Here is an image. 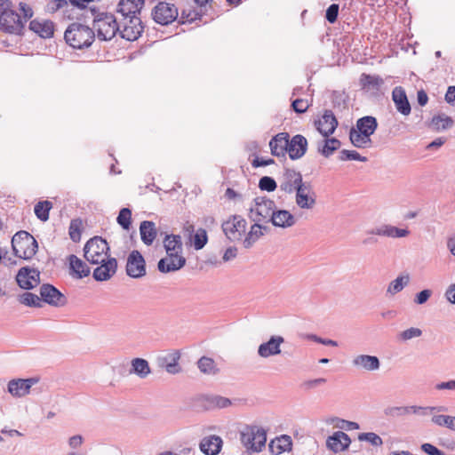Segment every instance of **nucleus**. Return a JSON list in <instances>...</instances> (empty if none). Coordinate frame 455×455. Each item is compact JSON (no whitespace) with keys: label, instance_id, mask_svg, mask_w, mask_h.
I'll use <instances>...</instances> for the list:
<instances>
[{"label":"nucleus","instance_id":"52","mask_svg":"<svg viewBox=\"0 0 455 455\" xmlns=\"http://www.w3.org/2000/svg\"><path fill=\"white\" fill-rule=\"evenodd\" d=\"M208 242V235L204 228H198L193 235V245L196 250L203 249Z\"/></svg>","mask_w":455,"mask_h":455},{"label":"nucleus","instance_id":"41","mask_svg":"<svg viewBox=\"0 0 455 455\" xmlns=\"http://www.w3.org/2000/svg\"><path fill=\"white\" fill-rule=\"evenodd\" d=\"M197 367L204 374L216 375L219 372L214 360L207 356H203L198 360Z\"/></svg>","mask_w":455,"mask_h":455},{"label":"nucleus","instance_id":"40","mask_svg":"<svg viewBox=\"0 0 455 455\" xmlns=\"http://www.w3.org/2000/svg\"><path fill=\"white\" fill-rule=\"evenodd\" d=\"M164 245L166 253L172 252L173 254L182 253V242L181 237L178 235H166L164 241Z\"/></svg>","mask_w":455,"mask_h":455},{"label":"nucleus","instance_id":"3","mask_svg":"<svg viewBox=\"0 0 455 455\" xmlns=\"http://www.w3.org/2000/svg\"><path fill=\"white\" fill-rule=\"evenodd\" d=\"M240 440L243 446L253 452H259L266 445V431L258 426H244L240 431Z\"/></svg>","mask_w":455,"mask_h":455},{"label":"nucleus","instance_id":"58","mask_svg":"<svg viewBox=\"0 0 455 455\" xmlns=\"http://www.w3.org/2000/svg\"><path fill=\"white\" fill-rule=\"evenodd\" d=\"M291 107L295 112L302 114L307 110L309 104L307 100L297 99L292 101Z\"/></svg>","mask_w":455,"mask_h":455},{"label":"nucleus","instance_id":"60","mask_svg":"<svg viewBox=\"0 0 455 455\" xmlns=\"http://www.w3.org/2000/svg\"><path fill=\"white\" fill-rule=\"evenodd\" d=\"M336 427L346 430H355L359 428V424L354 421L338 419Z\"/></svg>","mask_w":455,"mask_h":455},{"label":"nucleus","instance_id":"26","mask_svg":"<svg viewBox=\"0 0 455 455\" xmlns=\"http://www.w3.org/2000/svg\"><path fill=\"white\" fill-rule=\"evenodd\" d=\"M392 100L396 110L403 116H409L411 111L405 90L402 86H396L392 92Z\"/></svg>","mask_w":455,"mask_h":455},{"label":"nucleus","instance_id":"34","mask_svg":"<svg viewBox=\"0 0 455 455\" xmlns=\"http://www.w3.org/2000/svg\"><path fill=\"white\" fill-rule=\"evenodd\" d=\"M268 446L273 455H279L291 450L292 441L289 435H283L272 440Z\"/></svg>","mask_w":455,"mask_h":455},{"label":"nucleus","instance_id":"28","mask_svg":"<svg viewBox=\"0 0 455 455\" xmlns=\"http://www.w3.org/2000/svg\"><path fill=\"white\" fill-rule=\"evenodd\" d=\"M289 138L287 132H280L273 137L269 142L272 155L284 156L288 153Z\"/></svg>","mask_w":455,"mask_h":455},{"label":"nucleus","instance_id":"64","mask_svg":"<svg viewBox=\"0 0 455 455\" xmlns=\"http://www.w3.org/2000/svg\"><path fill=\"white\" fill-rule=\"evenodd\" d=\"M83 442H84L83 436L80 435H76L71 436L68 439V445L72 449H76L82 445Z\"/></svg>","mask_w":455,"mask_h":455},{"label":"nucleus","instance_id":"57","mask_svg":"<svg viewBox=\"0 0 455 455\" xmlns=\"http://www.w3.org/2000/svg\"><path fill=\"white\" fill-rule=\"evenodd\" d=\"M277 185L275 180L268 176H264L259 180V188L261 190H266L267 192H272L276 188Z\"/></svg>","mask_w":455,"mask_h":455},{"label":"nucleus","instance_id":"38","mask_svg":"<svg viewBox=\"0 0 455 455\" xmlns=\"http://www.w3.org/2000/svg\"><path fill=\"white\" fill-rule=\"evenodd\" d=\"M268 228L267 226H262L259 222H254V224L251 227L249 233L246 235L245 239L243 240V246L245 248H250L259 238H260L264 232H267Z\"/></svg>","mask_w":455,"mask_h":455},{"label":"nucleus","instance_id":"4","mask_svg":"<svg viewBox=\"0 0 455 455\" xmlns=\"http://www.w3.org/2000/svg\"><path fill=\"white\" fill-rule=\"evenodd\" d=\"M97 31V37L102 41L111 40L120 30V24L112 13L102 12L94 16L93 30Z\"/></svg>","mask_w":455,"mask_h":455},{"label":"nucleus","instance_id":"37","mask_svg":"<svg viewBox=\"0 0 455 455\" xmlns=\"http://www.w3.org/2000/svg\"><path fill=\"white\" fill-rule=\"evenodd\" d=\"M140 237L146 245H151L156 237L157 231L152 221H142L140 226Z\"/></svg>","mask_w":455,"mask_h":455},{"label":"nucleus","instance_id":"7","mask_svg":"<svg viewBox=\"0 0 455 455\" xmlns=\"http://www.w3.org/2000/svg\"><path fill=\"white\" fill-rule=\"evenodd\" d=\"M84 251L86 260L93 265L102 263L110 258L108 254L109 251L108 243L99 236L90 239L86 243Z\"/></svg>","mask_w":455,"mask_h":455},{"label":"nucleus","instance_id":"30","mask_svg":"<svg viewBox=\"0 0 455 455\" xmlns=\"http://www.w3.org/2000/svg\"><path fill=\"white\" fill-rule=\"evenodd\" d=\"M275 227L287 228L296 223L295 217L287 210H275L271 219H269Z\"/></svg>","mask_w":455,"mask_h":455},{"label":"nucleus","instance_id":"43","mask_svg":"<svg viewBox=\"0 0 455 455\" xmlns=\"http://www.w3.org/2000/svg\"><path fill=\"white\" fill-rule=\"evenodd\" d=\"M439 413L440 412H433L431 414L432 415V418H431L432 423L438 427H445L452 430L454 423H455V417L439 414Z\"/></svg>","mask_w":455,"mask_h":455},{"label":"nucleus","instance_id":"6","mask_svg":"<svg viewBox=\"0 0 455 455\" xmlns=\"http://www.w3.org/2000/svg\"><path fill=\"white\" fill-rule=\"evenodd\" d=\"M447 410L448 409L444 406H388L385 408L384 414L388 418H399L411 414L425 417L429 416V414H432L433 412H443L447 411Z\"/></svg>","mask_w":455,"mask_h":455},{"label":"nucleus","instance_id":"15","mask_svg":"<svg viewBox=\"0 0 455 455\" xmlns=\"http://www.w3.org/2000/svg\"><path fill=\"white\" fill-rule=\"evenodd\" d=\"M302 175L299 172L292 169H286L280 180V189L285 193L291 194L302 185Z\"/></svg>","mask_w":455,"mask_h":455},{"label":"nucleus","instance_id":"21","mask_svg":"<svg viewBox=\"0 0 455 455\" xmlns=\"http://www.w3.org/2000/svg\"><path fill=\"white\" fill-rule=\"evenodd\" d=\"M38 379L36 378L12 379L8 383V392L16 397H22L28 395L33 385L36 384Z\"/></svg>","mask_w":455,"mask_h":455},{"label":"nucleus","instance_id":"53","mask_svg":"<svg viewBox=\"0 0 455 455\" xmlns=\"http://www.w3.org/2000/svg\"><path fill=\"white\" fill-rule=\"evenodd\" d=\"M132 212L128 208H123L117 216V223L124 229L129 230L131 227Z\"/></svg>","mask_w":455,"mask_h":455},{"label":"nucleus","instance_id":"49","mask_svg":"<svg viewBox=\"0 0 455 455\" xmlns=\"http://www.w3.org/2000/svg\"><path fill=\"white\" fill-rule=\"evenodd\" d=\"M422 330L418 327H410L403 331H400L396 338L398 341L406 342L412 339L419 338L422 335Z\"/></svg>","mask_w":455,"mask_h":455},{"label":"nucleus","instance_id":"46","mask_svg":"<svg viewBox=\"0 0 455 455\" xmlns=\"http://www.w3.org/2000/svg\"><path fill=\"white\" fill-rule=\"evenodd\" d=\"M52 207V204L50 201H42L38 202L35 205V214L36 216L42 221H46L49 220V212Z\"/></svg>","mask_w":455,"mask_h":455},{"label":"nucleus","instance_id":"10","mask_svg":"<svg viewBox=\"0 0 455 455\" xmlns=\"http://www.w3.org/2000/svg\"><path fill=\"white\" fill-rule=\"evenodd\" d=\"M247 222L240 215H233L222 224V230L227 238L232 242L242 239L245 233Z\"/></svg>","mask_w":455,"mask_h":455},{"label":"nucleus","instance_id":"18","mask_svg":"<svg viewBox=\"0 0 455 455\" xmlns=\"http://www.w3.org/2000/svg\"><path fill=\"white\" fill-rule=\"evenodd\" d=\"M352 366L358 371H376L380 368V361L378 356L360 354L353 357Z\"/></svg>","mask_w":455,"mask_h":455},{"label":"nucleus","instance_id":"31","mask_svg":"<svg viewBox=\"0 0 455 455\" xmlns=\"http://www.w3.org/2000/svg\"><path fill=\"white\" fill-rule=\"evenodd\" d=\"M222 439L218 435H210L202 439L200 450L205 455H217L222 447Z\"/></svg>","mask_w":455,"mask_h":455},{"label":"nucleus","instance_id":"11","mask_svg":"<svg viewBox=\"0 0 455 455\" xmlns=\"http://www.w3.org/2000/svg\"><path fill=\"white\" fill-rule=\"evenodd\" d=\"M295 203L302 210H312L315 206L316 194L310 182L305 181L295 191Z\"/></svg>","mask_w":455,"mask_h":455},{"label":"nucleus","instance_id":"56","mask_svg":"<svg viewBox=\"0 0 455 455\" xmlns=\"http://www.w3.org/2000/svg\"><path fill=\"white\" fill-rule=\"evenodd\" d=\"M82 222L79 220H73L69 226V236L74 242H78L81 238V228Z\"/></svg>","mask_w":455,"mask_h":455},{"label":"nucleus","instance_id":"13","mask_svg":"<svg viewBox=\"0 0 455 455\" xmlns=\"http://www.w3.org/2000/svg\"><path fill=\"white\" fill-rule=\"evenodd\" d=\"M154 20L161 25H168L178 17V9L174 4L160 2L152 11Z\"/></svg>","mask_w":455,"mask_h":455},{"label":"nucleus","instance_id":"51","mask_svg":"<svg viewBox=\"0 0 455 455\" xmlns=\"http://www.w3.org/2000/svg\"><path fill=\"white\" fill-rule=\"evenodd\" d=\"M20 302L28 307H41V298L31 292H25L20 297Z\"/></svg>","mask_w":455,"mask_h":455},{"label":"nucleus","instance_id":"23","mask_svg":"<svg viewBox=\"0 0 455 455\" xmlns=\"http://www.w3.org/2000/svg\"><path fill=\"white\" fill-rule=\"evenodd\" d=\"M93 270V278L96 281H107L110 279L116 272L117 261L115 258H109L104 262L100 263Z\"/></svg>","mask_w":455,"mask_h":455},{"label":"nucleus","instance_id":"2","mask_svg":"<svg viewBox=\"0 0 455 455\" xmlns=\"http://www.w3.org/2000/svg\"><path fill=\"white\" fill-rule=\"evenodd\" d=\"M12 247L16 257L30 259L36 253L38 244L28 232L19 231L12 236Z\"/></svg>","mask_w":455,"mask_h":455},{"label":"nucleus","instance_id":"50","mask_svg":"<svg viewBox=\"0 0 455 455\" xmlns=\"http://www.w3.org/2000/svg\"><path fill=\"white\" fill-rule=\"evenodd\" d=\"M69 9L72 11L71 6L68 4V0H51L47 4L48 12L54 13L62 11V13L68 12Z\"/></svg>","mask_w":455,"mask_h":455},{"label":"nucleus","instance_id":"54","mask_svg":"<svg viewBox=\"0 0 455 455\" xmlns=\"http://www.w3.org/2000/svg\"><path fill=\"white\" fill-rule=\"evenodd\" d=\"M359 441H365L370 443L371 445L379 447L383 444V441L379 435L373 432L361 433L358 435Z\"/></svg>","mask_w":455,"mask_h":455},{"label":"nucleus","instance_id":"20","mask_svg":"<svg viewBox=\"0 0 455 455\" xmlns=\"http://www.w3.org/2000/svg\"><path fill=\"white\" fill-rule=\"evenodd\" d=\"M198 405L204 410L222 409L232 404L231 400L218 395H202L196 399Z\"/></svg>","mask_w":455,"mask_h":455},{"label":"nucleus","instance_id":"62","mask_svg":"<svg viewBox=\"0 0 455 455\" xmlns=\"http://www.w3.org/2000/svg\"><path fill=\"white\" fill-rule=\"evenodd\" d=\"M421 450L428 455H445L442 451L437 449L431 443H423L421 445Z\"/></svg>","mask_w":455,"mask_h":455},{"label":"nucleus","instance_id":"12","mask_svg":"<svg viewBox=\"0 0 455 455\" xmlns=\"http://www.w3.org/2000/svg\"><path fill=\"white\" fill-rule=\"evenodd\" d=\"M126 274L132 278L139 279L146 275V261L139 251H132L126 262Z\"/></svg>","mask_w":455,"mask_h":455},{"label":"nucleus","instance_id":"9","mask_svg":"<svg viewBox=\"0 0 455 455\" xmlns=\"http://www.w3.org/2000/svg\"><path fill=\"white\" fill-rule=\"evenodd\" d=\"M120 24V36L127 41H134L138 39L142 31L143 26L140 18L137 15L122 18L119 21Z\"/></svg>","mask_w":455,"mask_h":455},{"label":"nucleus","instance_id":"24","mask_svg":"<svg viewBox=\"0 0 455 455\" xmlns=\"http://www.w3.org/2000/svg\"><path fill=\"white\" fill-rule=\"evenodd\" d=\"M318 132L324 137L332 134L338 126V121L331 110H325L318 121L315 123Z\"/></svg>","mask_w":455,"mask_h":455},{"label":"nucleus","instance_id":"36","mask_svg":"<svg viewBox=\"0 0 455 455\" xmlns=\"http://www.w3.org/2000/svg\"><path fill=\"white\" fill-rule=\"evenodd\" d=\"M378 127V123L375 117L367 116L359 118L356 121V130L363 133L364 137H370L374 133Z\"/></svg>","mask_w":455,"mask_h":455},{"label":"nucleus","instance_id":"61","mask_svg":"<svg viewBox=\"0 0 455 455\" xmlns=\"http://www.w3.org/2000/svg\"><path fill=\"white\" fill-rule=\"evenodd\" d=\"M432 295V291L426 289L416 294L414 302L419 305L426 303Z\"/></svg>","mask_w":455,"mask_h":455},{"label":"nucleus","instance_id":"25","mask_svg":"<svg viewBox=\"0 0 455 455\" xmlns=\"http://www.w3.org/2000/svg\"><path fill=\"white\" fill-rule=\"evenodd\" d=\"M307 139L297 134L289 140L288 154L291 160L301 158L307 152Z\"/></svg>","mask_w":455,"mask_h":455},{"label":"nucleus","instance_id":"22","mask_svg":"<svg viewBox=\"0 0 455 455\" xmlns=\"http://www.w3.org/2000/svg\"><path fill=\"white\" fill-rule=\"evenodd\" d=\"M351 439L346 433L337 431L326 440V446L331 451L338 453L348 449Z\"/></svg>","mask_w":455,"mask_h":455},{"label":"nucleus","instance_id":"35","mask_svg":"<svg viewBox=\"0 0 455 455\" xmlns=\"http://www.w3.org/2000/svg\"><path fill=\"white\" fill-rule=\"evenodd\" d=\"M180 358V353L175 350L161 359L160 366L170 374H177L181 371L179 365Z\"/></svg>","mask_w":455,"mask_h":455},{"label":"nucleus","instance_id":"17","mask_svg":"<svg viewBox=\"0 0 455 455\" xmlns=\"http://www.w3.org/2000/svg\"><path fill=\"white\" fill-rule=\"evenodd\" d=\"M186 264V259L181 254L166 253L157 263V268L161 273L175 272L182 268Z\"/></svg>","mask_w":455,"mask_h":455},{"label":"nucleus","instance_id":"47","mask_svg":"<svg viewBox=\"0 0 455 455\" xmlns=\"http://www.w3.org/2000/svg\"><path fill=\"white\" fill-rule=\"evenodd\" d=\"M351 143L356 148H365L371 142L370 137H364L362 132L352 128L349 132Z\"/></svg>","mask_w":455,"mask_h":455},{"label":"nucleus","instance_id":"63","mask_svg":"<svg viewBox=\"0 0 455 455\" xmlns=\"http://www.w3.org/2000/svg\"><path fill=\"white\" fill-rule=\"evenodd\" d=\"M444 297L448 302L455 305V283H451L447 287Z\"/></svg>","mask_w":455,"mask_h":455},{"label":"nucleus","instance_id":"33","mask_svg":"<svg viewBox=\"0 0 455 455\" xmlns=\"http://www.w3.org/2000/svg\"><path fill=\"white\" fill-rule=\"evenodd\" d=\"M29 28L43 38H50L54 33L53 22L50 20H31L29 23Z\"/></svg>","mask_w":455,"mask_h":455},{"label":"nucleus","instance_id":"45","mask_svg":"<svg viewBox=\"0 0 455 455\" xmlns=\"http://www.w3.org/2000/svg\"><path fill=\"white\" fill-rule=\"evenodd\" d=\"M452 124H453L452 119L445 115L435 116L432 118V121L430 124L431 127L436 131L448 129V128L451 127Z\"/></svg>","mask_w":455,"mask_h":455},{"label":"nucleus","instance_id":"39","mask_svg":"<svg viewBox=\"0 0 455 455\" xmlns=\"http://www.w3.org/2000/svg\"><path fill=\"white\" fill-rule=\"evenodd\" d=\"M151 372L148 362L142 358H134L131 363L130 373H134L140 379L147 378Z\"/></svg>","mask_w":455,"mask_h":455},{"label":"nucleus","instance_id":"29","mask_svg":"<svg viewBox=\"0 0 455 455\" xmlns=\"http://www.w3.org/2000/svg\"><path fill=\"white\" fill-rule=\"evenodd\" d=\"M144 5V0H120L117 12L122 18L137 15Z\"/></svg>","mask_w":455,"mask_h":455},{"label":"nucleus","instance_id":"42","mask_svg":"<svg viewBox=\"0 0 455 455\" xmlns=\"http://www.w3.org/2000/svg\"><path fill=\"white\" fill-rule=\"evenodd\" d=\"M360 83L363 88L379 90L384 84V80L379 76L363 74L360 77Z\"/></svg>","mask_w":455,"mask_h":455},{"label":"nucleus","instance_id":"8","mask_svg":"<svg viewBox=\"0 0 455 455\" xmlns=\"http://www.w3.org/2000/svg\"><path fill=\"white\" fill-rule=\"evenodd\" d=\"M275 210V203L265 196L256 197L254 199V206L251 207L249 218L253 222L267 221L273 215Z\"/></svg>","mask_w":455,"mask_h":455},{"label":"nucleus","instance_id":"1","mask_svg":"<svg viewBox=\"0 0 455 455\" xmlns=\"http://www.w3.org/2000/svg\"><path fill=\"white\" fill-rule=\"evenodd\" d=\"M95 36L93 28L79 22L71 23L64 34L66 43L75 49L88 48Z\"/></svg>","mask_w":455,"mask_h":455},{"label":"nucleus","instance_id":"19","mask_svg":"<svg viewBox=\"0 0 455 455\" xmlns=\"http://www.w3.org/2000/svg\"><path fill=\"white\" fill-rule=\"evenodd\" d=\"M284 342L283 337L280 335H273L270 339L261 343L258 347V355L261 358H268L270 356L281 354V345Z\"/></svg>","mask_w":455,"mask_h":455},{"label":"nucleus","instance_id":"48","mask_svg":"<svg viewBox=\"0 0 455 455\" xmlns=\"http://www.w3.org/2000/svg\"><path fill=\"white\" fill-rule=\"evenodd\" d=\"M341 143L338 139L331 138L326 139L322 148H318L319 152L325 157L331 156L334 151H336Z\"/></svg>","mask_w":455,"mask_h":455},{"label":"nucleus","instance_id":"14","mask_svg":"<svg viewBox=\"0 0 455 455\" xmlns=\"http://www.w3.org/2000/svg\"><path fill=\"white\" fill-rule=\"evenodd\" d=\"M41 301L53 307H63L67 304V298L56 287L45 283L40 287Z\"/></svg>","mask_w":455,"mask_h":455},{"label":"nucleus","instance_id":"44","mask_svg":"<svg viewBox=\"0 0 455 455\" xmlns=\"http://www.w3.org/2000/svg\"><path fill=\"white\" fill-rule=\"evenodd\" d=\"M409 281L410 277L408 275L396 277L388 284L387 293L395 295L400 292L409 283Z\"/></svg>","mask_w":455,"mask_h":455},{"label":"nucleus","instance_id":"55","mask_svg":"<svg viewBox=\"0 0 455 455\" xmlns=\"http://www.w3.org/2000/svg\"><path fill=\"white\" fill-rule=\"evenodd\" d=\"M340 161L355 160L360 162H366L367 158L362 156L357 151L343 149L339 152V156Z\"/></svg>","mask_w":455,"mask_h":455},{"label":"nucleus","instance_id":"32","mask_svg":"<svg viewBox=\"0 0 455 455\" xmlns=\"http://www.w3.org/2000/svg\"><path fill=\"white\" fill-rule=\"evenodd\" d=\"M70 275L75 277L81 279L90 275L91 270L89 267L82 259L77 258L76 255H70L68 258Z\"/></svg>","mask_w":455,"mask_h":455},{"label":"nucleus","instance_id":"59","mask_svg":"<svg viewBox=\"0 0 455 455\" xmlns=\"http://www.w3.org/2000/svg\"><path fill=\"white\" fill-rule=\"evenodd\" d=\"M338 14L339 5L336 4H332L326 10L325 18L330 23H334L337 20Z\"/></svg>","mask_w":455,"mask_h":455},{"label":"nucleus","instance_id":"27","mask_svg":"<svg viewBox=\"0 0 455 455\" xmlns=\"http://www.w3.org/2000/svg\"><path fill=\"white\" fill-rule=\"evenodd\" d=\"M370 235L387 236L392 238L406 237L410 231L406 228H399L391 225H382L367 231Z\"/></svg>","mask_w":455,"mask_h":455},{"label":"nucleus","instance_id":"16","mask_svg":"<svg viewBox=\"0 0 455 455\" xmlns=\"http://www.w3.org/2000/svg\"><path fill=\"white\" fill-rule=\"evenodd\" d=\"M16 280L20 288L30 290L40 283V272L35 268L21 267Z\"/></svg>","mask_w":455,"mask_h":455},{"label":"nucleus","instance_id":"5","mask_svg":"<svg viewBox=\"0 0 455 455\" xmlns=\"http://www.w3.org/2000/svg\"><path fill=\"white\" fill-rule=\"evenodd\" d=\"M9 0H0V29L9 34L21 33L24 22L20 15L9 9Z\"/></svg>","mask_w":455,"mask_h":455}]
</instances>
